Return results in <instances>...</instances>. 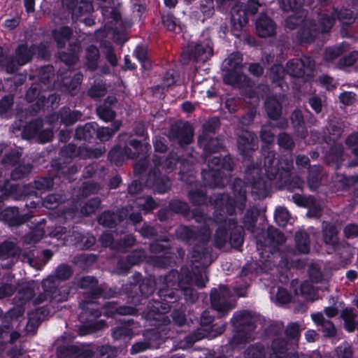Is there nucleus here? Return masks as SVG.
Returning <instances> with one entry per match:
<instances>
[{"label":"nucleus","instance_id":"26","mask_svg":"<svg viewBox=\"0 0 358 358\" xmlns=\"http://www.w3.org/2000/svg\"><path fill=\"white\" fill-rule=\"evenodd\" d=\"M338 230L336 226L328 222H323V241L326 245L331 246L334 250H336L338 246Z\"/></svg>","mask_w":358,"mask_h":358},{"label":"nucleus","instance_id":"18","mask_svg":"<svg viewBox=\"0 0 358 358\" xmlns=\"http://www.w3.org/2000/svg\"><path fill=\"white\" fill-rule=\"evenodd\" d=\"M38 52L39 57L45 58L47 56L45 47L41 45L38 47L31 46L28 48L27 45H20L16 50L15 62L17 66H22L27 64L31 59L32 56Z\"/></svg>","mask_w":358,"mask_h":358},{"label":"nucleus","instance_id":"37","mask_svg":"<svg viewBox=\"0 0 358 358\" xmlns=\"http://www.w3.org/2000/svg\"><path fill=\"white\" fill-rule=\"evenodd\" d=\"M82 80L83 76L80 73L75 74L70 83H69V80L64 78L62 81L64 87L63 90L71 94H75L78 91Z\"/></svg>","mask_w":358,"mask_h":358},{"label":"nucleus","instance_id":"33","mask_svg":"<svg viewBox=\"0 0 358 358\" xmlns=\"http://www.w3.org/2000/svg\"><path fill=\"white\" fill-rule=\"evenodd\" d=\"M96 130V123L90 122L87 123L83 127H79L77 128L75 134V136L79 140H87L91 138Z\"/></svg>","mask_w":358,"mask_h":358},{"label":"nucleus","instance_id":"54","mask_svg":"<svg viewBox=\"0 0 358 358\" xmlns=\"http://www.w3.org/2000/svg\"><path fill=\"white\" fill-rule=\"evenodd\" d=\"M100 200L97 198L91 199L89 201L82 209V213L85 215H90L95 212V210L99 207Z\"/></svg>","mask_w":358,"mask_h":358},{"label":"nucleus","instance_id":"13","mask_svg":"<svg viewBox=\"0 0 358 358\" xmlns=\"http://www.w3.org/2000/svg\"><path fill=\"white\" fill-rule=\"evenodd\" d=\"M306 0H282L281 8L285 11H292L293 13L287 17L286 26L289 29H294L297 25L303 22L306 13L301 7Z\"/></svg>","mask_w":358,"mask_h":358},{"label":"nucleus","instance_id":"62","mask_svg":"<svg viewBox=\"0 0 358 358\" xmlns=\"http://www.w3.org/2000/svg\"><path fill=\"white\" fill-rule=\"evenodd\" d=\"M358 59V52H352L348 56L343 57L339 62V66L341 68L347 67L352 65Z\"/></svg>","mask_w":358,"mask_h":358},{"label":"nucleus","instance_id":"43","mask_svg":"<svg viewBox=\"0 0 358 358\" xmlns=\"http://www.w3.org/2000/svg\"><path fill=\"white\" fill-rule=\"evenodd\" d=\"M117 221H120V217L110 211L103 213L99 218V224L108 227L115 226Z\"/></svg>","mask_w":358,"mask_h":358},{"label":"nucleus","instance_id":"9","mask_svg":"<svg viewBox=\"0 0 358 358\" xmlns=\"http://www.w3.org/2000/svg\"><path fill=\"white\" fill-rule=\"evenodd\" d=\"M242 55L238 52L231 54L222 63V69L226 71L224 81L226 84L238 86L240 83L245 80V77L241 73Z\"/></svg>","mask_w":358,"mask_h":358},{"label":"nucleus","instance_id":"29","mask_svg":"<svg viewBox=\"0 0 358 358\" xmlns=\"http://www.w3.org/2000/svg\"><path fill=\"white\" fill-rule=\"evenodd\" d=\"M136 310L132 307L122 306L117 308L115 303H110L104 308V314L108 317H115L116 314L119 315H134Z\"/></svg>","mask_w":358,"mask_h":358},{"label":"nucleus","instance_id":"19","mask_svg":"<svg viewBox=\"0 0 358 358\" xmlns=\"http://www.w3.org/2000/svg\"><path fill=\"white\" fill-rule=\"evenodd\" d=\"M259 3L257 0H250L248 4L247 9L237 10V13L232 14V22L235 29H241L245 26L248 22V13L252 15L256 13L258 10Z\"/></svg>","mask_w":358,"mask_h":358},{"label":"nucleus","instance_id":"36","mask_svg":"<svg viewBox=\"0 0 358 358\" xmlns=\"http://www.w3.org/2000/svg\"><path fill=\"white\" fill-rule=\"evenodd\" d=\"M99 58V52L96 47L89 46L86 50V65L90 69H95L97 66V62Z\"/></svg>","mask_w":358,"mask_h":358},{"label":"nucleus","instance_id":"55","mask_svg":"<svg viewBox=\"0 0 358 358\" xmlns=\"http://www.w3.org/2000/svg\"><path fill=\"white\" fill-rule=\"evenodd\" d=\"M291 301V295L287 289L284 288H278L275 296V303L278 304H285Z\"/></svg>","mask_w":358,"mask_h":358},{"label":"nucleus","instance_id":"31","mask_svg":"<svg viewBox=\"0 0 358 358\" xmlns=\"http://www.w3.org/2000/svg\"><path fill=\"white\" fill-rule=\"evenodd\" d=\"M19 248L11 242H5L0 245V257L2 259L10 258V262L19 255Z\"/></svg>","mask_w":358,"mask_h":358},{"label":"nucleus","instance_id":"58","mask_svg":"<svg viewBox=\"0 0 358 358\" xmlns=\"http://www.w3.org/2000/svg\"><path fill=\"white\" fill-rule=\"evenodd\" d=\"M88 94L92 97H100L106 94L105 85L102 83H98L94 85L88 91Z\"/></svg>","mask_w":358,"mask_h":358},{"label":"nucleus","instance_id":"48","mask_svg":"<svg viewBox=\"0 0 358 358\" xmlns=\"http://www.w3.org/2000/svg\"><path fill=\"white\" fill-rule=\"evenodd\" d=\"M290 219L288 210L283 207H278L275 210V220L278 225L285 226Z\"/></svg>","mask_w":358,"mask_h":358},{"label":"nucleus","instance_id":"15","mask_svg":"<svg viewBox=\"0 0 358 358\" xmlns=\"http://www.w3.org/2000/svg\"><path fill=\"white\" fill-rule=\"evenodd\" d=\"M42 121L36 120L27 125L23 130V137L27 139L37 137L41 142L46 143L51 141L53 134L51 130L45 129L41 131Z\"/></svg>","mask_w":358,"mask_h":358},{"label":"nucleus","instance_id":"32","mask_svg":"<svg viewBox=\"0 0 358 358\" xmlns=\"http://www.w3.org/2000/svg\"><path fill=\"white\" fill-rule=\"evenodd\" d=\"M78 285L83 289H89V293L91 294L93 297H96L101 294L100 289L96 287L97 281L94 277H83L79 280Z\"/></svg>","mask_w":358,"mask_h":358},{"label":"nucleus","instance_id":"38","mask_svg":"<svg viewBox=\"0 0 358 358\" xmlns=\"http://www.w3.org/2000/svg\"><path fill=\"white\" fill-rule=\"evenodd\" d=\"M52 34L58 46L62 48L64 46L65 43L69 40L71 34V30L68 27H63L54 30Z\"/></svg>","mask_w":358,"mask_h":358},{"label":"nucleus","instance_id":"10","mask_svg":"<svg viewBox=\"0 0 358 358\" xmlns=\"http://www.w3.org/2000/svg\"><path fill=\"white\" fill-rule=\"evenodd\" d=\"M129 145H127L124 148L118 145L110 150L108 157L112 162L119 165L122 164L125 159L129 158H134L136 155L139 156L141 153L143 155L150 148V145L147 143H141L138 141L131 140Z\"/></svg>","mask_w":358,"mask_h":358},{"label":"nucleus","instance_id":"11","mask_svg":"<svg viewBox=\"0 0 358 358\" xmlns=\"http://www.w3.org/2000/svg\"><path fill=\"white\" fill-rule=\"evenodd\" d=\"M267 234L268 237L264 243L259 239L257 241L258 250H262L259 252V255L260 262L264 266L262 269L264 271H266V262L270 261L266 259V256L269 258L268 253H271L273 255L275 247L285 241V236L273 227L268 229Z\"/></svg>","mask_w":358,"mask_h":358},{"label":"nucleus","instance_id":"21","mask_svg":"<svg viewBox=\"0 0 358 358\" xmlns=\"http://www.w3.org/2000/svg\"><path fill=\"white\" fill-rule=\"evenodd\" d=\"M171 136L177 139L180 145L189 144L193 138V129L188 123L172 127Z\"/></svg>","mask_w":358,"mask_h":358},{"label":"nucleus","instance_id":"49","mask_svg":"<svg viewBox=\"0 0 358 358\" xmlns=\"http://www.w3.org/2000/svg\"><path fill=\"white\" fill-rule=\"evenodd\" d=\"M134 55L137 59L141 62L144 69H150L151 63L147 57V50L143 47H137L134 51Z\"/></svg>","mask_w":358,"mask_h":358},{"label":"nucleus","instance_id":"57","mask_svg":"<svg viewBox=\"0 0 358 358\" xmlns=\"http://www.w3.org/2000/svg\"><path fill=\"white\" fill-rule=\"evenodd\" d=\"M103 15L108 19H112L113 21L118 22L121 20L120 12L113 8H102Z\"/></svg>","mask_w":358,"mask_h":358},{"label":"nucleus","instance_id":"25","mask_svg":"<svg viewBox=\"0 0 358 358\" xmlns=\"http://www.w3.org/2000/svg\"><path fill=\"white\" fill-rule=\"evenodd\" d=\"M256 29L259 36H271L275 33V24L265 15H261L256 21Z\"/></svg>","mask_w":358,"mask_h":358},{"label":"nucleus","instance_id":"8","mask_svg":"<svg viewBox=\"0 0 358 358\" xmlns=\"http://www.w3.org/2000/svg\"><path fill=\"white\" fill-rule=\"evenodd\" d=\"M257 318L247 310L238 311L234 313L231 318V324L237 331L233 336L231 343L233 346L248 342L254 339L253 331Z\"/></svg>","mask_w":358,"mask_h":358},{"label":"nucleus","instance_id":"14","mask_svg":"<svg viewBox=\"0 0 358 358\" xmlns=\"http://www.w3.org/2000/svg\"><path fill=\"white\" fill-rule=\"evenodd\" d=\"M315 66L314 61L309 57L301 59H293L287 64L286 71L292 77L302 78L306 76L308 80Z\"/></svg>","mask_w":358,"mask_h":358},{"label":"nucleus","instance_id":"60","mask_svg":"<svg viewBox=\"0 0 358 358\" xmlns=\"http://www.w3.org/2000/svg\"><path fill=\"white\" fill-rule=\"evenodd\" d=\"M343 315L345 320V329L350 332L354 331L355 324L352 313L350 310H345L343 311Z\"/></svg>","mask_w":358,"mask_h":358},{"label":"nucleus","instance_id":"1","mask_svg":"<svg viewBox=\"0 0 358 358\" xmlns=\"http://www.w3.org/2000/svg\"><path fill=\"white\" fill-rule=\"evenodd\" d=\"M243 182L241 180H236L234 185V193L236 200L234 201L227 195L222 194L216 196L212 199L215 204L216 213L219 211V215L216 214L215 219L210 217L204 219V227L200 231V235L194 237L195 234L193 230L187 227H181L178 230V236L184 239L190 240L192 238H199L203 241H208L210 238V227L215 223L222 222L223 224L219 226L215 235V244L217 247L221 248L224 245L228 239V233L226 226L228 225L230 234V243L234 248H238L243 242L242 235V229L236 224V222L231 219H224V214L227 212L231 215L235 212V208L242 211L245 207V189L242 188Z\"/></svg>","mask_w":358,"mask_h":358},{"label":"nucleus","instance_id":"12","mask_svg":"<svg viewBox=\"0 0 358 358\" xmlns=\"http://www.w3.org/2000/svg\"><path fill=\"white\" fill-rule=\"evenodd\" d=\"M211 305L220 316H224L235 308V301L231 299L229 289L221 285L211 291Z\"/></svg>","mask_w":358,"mask_h":358},{"label":"nucleus","instance_id":"35","mask_svg":"<svg viewBox=\"0 0 358 358\" xmlns=\"http://www.w3.org/2000/svg\"><path fill=\"white\" fill-rule=\"evenodd\" d=\"M296 249L301 253L306 254L310 250L309 238L306 232L299 231L295 236Z\"/></svg>","mask_w":358,"mask_h":358},{"label":"nucleus","instance_id":"39","mask_svg":"<svg viewBox=\"0 0 358 358\" xmlns=\"http://www.w3.org/2000/svg\"><path fill=\"white\" fill-rule=\"evenodd\" d=\"M245 358H262L266 357L265 350L262 344L256 343L250 345L244 352Z\"/></svg>","mask_w":358,"mask_h":358},{"label":"nucleus","instance_id":"52","mask_svg":"<svg viewBox=\"0 0 358 358\" xmlns=\"http://www.w3.org/2000/svg\"><path fill=\"white\" fill-rule=\"evenodd\" d=\"M145 257V252L143 250H136L130 256L128 257V265H126L124 268V270H127L131 265L139 263Z\"/></svg>","mask_w":358,"mask_h":358},{"label":"nucleus","instance_id":"50","mask_svg":"<svg viewBox=\"0 0 358 358\" xmlns=\"http://www.w3.org/2000/svg\"><path fill=\"white\" fill-rule=\"evenodd\" d=\"M96 111L99 117L106 122L111 121L115 117L113 110L105 104L103 106H99Z\"/></svg>","mask_w":358,"mask_h":358},{"label":"nucleus","instance_id":"7","mask_svg":"<svg viewBox=\"0 0 358 358\" xmlns=\"http://www.w3.org/2000/svg\"><path fill=\"white\" fill-rule=\"evenodd\" d=\"M162 157L155 155L153 159L154 168L152 169L148 175L146 185L153 188L157 192L162 194L166 192L171 186L169 178L164 176H161L160 168L165 172H170L174 169L177 159L169 157L162 163Z\"/></svg>","mask_w":358,"mask_h":358},{"label":"nucleus","instance_id":"64","mask_svg":"<svg viewBox=\"0 0 358 358\" xmlns=\"http://www.w3.org/2000/svg\"><path fill=\"white\" fill-rule=\"evenodd\" d=\"M346 144L352 148V151L355 155H358V132L349 136L346 139Z\"/></svg>","mask_w":358,"mask_h":358},{"label":"nucleus","instance_id":"44","mask_svg":"<svg viewBox=\"0 0 358 358\" xmlns=\"http://www.w3.org/2000/svg\"><path fill=\"white\" fill-rule=\"evenodd\" d=\"M162 22L167 29L175 32H179L182 30V27L178 24V20L171 14H167L162 17Z\"/></svg>","mask_w":358,"mask_h":358},{"label":"nucleus","instance_id":"20","mask_svg":"<svg viewBox=\"0 0 358 358\" xmlns=\"http://www.w3.org/2000/svg\"><path fill=\"white\" fill-rule=\"evenodd\" d=\"M310 281L306 280L301 282L299 280L294 279L292 281V287L296 295L301 296L307 301H313L317 296L315 292V287Z\"/></svg>","mask_w":358,"mask_h":358},{"label":"nucleus","instance_id":"23","mask_svg":"<svg viewBox=\"0 0 358 358\" xmlns=\"http://www.w3.org/2000/svg\"><path fill=\"white\" fill-rule=\"evenodd\" d=\"M213 55L212 43L210 39L205 38L203 42L198 43L191 57L196 61L206 62Z\"/></svg>","mask_w":358,"mask_h":358},{"label":"nucleus","instance_id":"45","mask_svg":"<svg viewBox=\"0 0 358 358\" xmlns=\"http://www.w3.org/2000/svg\"><path fill=\"white\" fill-rule=\"evenodd\" d=\"M285 76V69L280 64L274 65L271 69V78L273 83H278V85L283 87V82L281 80Z\"/></svg>","mask_w":358,"mask_h":358},{"label":"nucleus","instance_id":"24","mask_svg":"<svg viewBox=\"0 0 358 358\" xmlns=\"http://www.w3.org/2000/svg\"><path fill=\"white\" fill-rule=\"evenodd\" d=\"M99 356H94V350L92 347L84 348L78 352V358H111L115 355V350L110 346H102L96 349Z\"/></svg>","mask_w":358,"mask_h":358},{"label":"nucleus","instance_id":"34","mask_svg":"<svg viewBox=\"0 0 358 358\" xmlns=\"http://www.w3.org/2000/svg\"><path fill=\"white\" fill-rule=\"evenodd\" d=\"M121 126V123L119 121H115L112 124V128L108 127H101L98 128L96 124V130L95 134L97 138L102 141H108L117 131Z\"/></svg>","mask_w":358,"mask_h":358},{"label":"nucleus","instance_id":"30","mask_svg":"<svg viewBox=\"0 0 358 358\" xmlns=\"http://www.w3.org/2000/svg\"><path fill=\"white\" fill-rule=\"evenodd\" d=\"M199 144L203 148L206 152H216L221 148V143L217 138L208 139L207 134L204 133L199 138Z\"/></svg>","mask_w":358,"mask_h":358},{"label":"nucleus","instance_id":"28","mask_svg":"<svg viewBox=\"0 0 358 358\" xmlns=\"http://www.w3.org/2000/svg\"><path fill=\"white\" fill-rule=\"evenodd\" d=\"M0 219L7 222L10 226L20 224L27 220L19 216L18 208L16 207H9L1 212Z\"/></svg>","mask_w":358,"mask_h":358},{"label":"nucleus","instance_id":"51","mask_svg":"<svg viewBox=\"0 0 358 358\" xmlns=\"http://www.w3.org/2000/svg\"><path fill=\"white\" fill-rule=\"evenodd\" d=\"M320 166H313L309 170V176L308 177V183L311 189H315L320 183L318 176H315V173L319 172Z\"/></svg>","mask_w":358,"mask_h":358},{"label":"nucleus","instance_id":"2","mask_svg":"<svg viewBox=\"0 0 358 358\" xmlns=\"http://www.w3.org/2000/svg\"><path fill=\"white\" fill-rule=\"evenodd\" d=\"M208 254L207 252L201 251L199 248L194 249L192 252L193 262H201L202 267L199 268L195 266L196 271H194L192 274L187 275V285L182 279L179 280V275L177 271H173L170 272L167 275L164 276L162 280L163 283L166 285V287H162L159 291V295L160 297L164 298V301L166 303H162L160 301H155L152 307L150 308L151 313H149L148 317H152L158 322H160V324L166 325L169 323V320L166 318L164 314L170 310V306L167 303H171V301H168V299L174 298V292L169 288H174L178 282L177 286L179 287L184 293L185 299L189 302H194L197 299V292L192 289L190 286L195 285L198 287H203L205 286L208 281L206 275V269L205 266L207 264V258Z\"/></svg>","mask_w":358,"mask_h":358},{"label":"nucleus","instance_id":"27","mask_svg":"<svg viewBox=\"0 0 358 358\" xmlns=\"http://www.w3.org/2000/svg\"><path fill=\"white\" fill-rule=\"evenodd\" d=\"M311 318L317 326L321 327V331L325 336L332 337L336 335V329L334 324L326 320L321 313H313Z\"/></svg>","mask_w":358,"mask_h":358},{"label":"nucleus","instance_id":"61","mask_svg":"<svg viewBox=\"0 0 358 358\" xmlns=\"http://www.w3.org/2000/svg\"><path fill=\"white\" fill-rule=\"evenodd\" d=\"M103 152L101 150H90L86 148H81L80 147L78 150V155L80 156L81 157L85 158V157H98L100 156Z\"/></svg>","mask_w":358,"mask_h":358},{"label":"nucleus","instance_id":"46","mask_svg":"<svg viewBox=\"0 0 358 358\" xmlns=\"http://www.w3.org/2000/svg\"><path fill=\"white\" fill-rule=\"evenodd\" d=\"M79 45H76L72 50H71L72 51L71 53L69 54L66 52H63L60 55L61 60L67 66H71L76 64L78 60V52L79 51Z\"/></svg>","mask_w":358,"mask_h":358},{"label":"nucleus","instance_id":"59","mask_svg":"<svg viewBox=\"0 0 358 358\" xmlns=\"http://www.w3.org/2000/svg\"><path fill=\"white\" fill-rule=\"evenodd\" d=\"M271 125H264L261 131V138L266 143H271L274 141V134L271 131Z\"/></svg>","mask_w":358,"mask_h":358},{"label":"nucleus","instance_id":"40","mask_svg":"<svg viewBox=\"0 0 358 358\" xmlns=\"http://www.w3.org/2000/svg\"><path fill=\"white\" fill-rule=\"evenodd\" d=\"M292 122L299 136L306 138V132L303 127V119L301 112L299 110L294 111L292 115Z\"/></svg>","mask_w":358,"mask_h":358},{"label":"nucleus","instance_id":"3","mask_svg":"<svg viewBox=\"0 0 358 358\" xmlns=\"http://www.w3.org/2000/svg\"><path fill=\"white\" fill-rule=\"evenodd\" d=\"M293 167L291 156H283L278 162L275 154L269 151L265 157L264 171L268 180H264L261 174L263 170L259 166H248L245 171L246 178L250 183L251 191L259 199H264L268 194V189L272 180L278 179L282 183H287L290 171Z\"/></svg>","mask_w":358,"mask_h":358},{"label":"nucleus","instance_id":"4","mask_svg":"<svg viewBox=\"0 0 358 358\" xmlns=\"http://www.w3.org/2000/svg\"><path fill=\"white\" fill-rule=\"evenodd\" d=\"M336 17H338L344 24H350L355 20V13L353 10L345 9L339 14L334 8L331 10H322L318 15V24L307 21L299 31V36L302 41L309 42L316 34L328 32L333 27Z\"/></svg>","mask_w":358,"mask_h":358},{"label":"nucleus","instance_id":"6","mask_svg":"<svg viewBox=\"0 0 358 358\" xmlns=\"http://www.w3.org/2000/svg\"><path fill=\"white\" fill-rule=\"evenodd\" d=\"M210 170L203 173L206 185L210 187H223L228 182L229 172L233 169V162L227 156L221 159L215 156L211 159H206Z\"/></svg>","mask_w":358,"mask_h":358},{"label":"nucleus","instance_id":"56","mask_svg":"<svg viewBox=\"0 0 358 358\" xmlns=\"http://www.w3.org/2000/svg\"><path fill=\"white\" fill-rule=\"evenodd\" d=\"M309 275L310 282L314 284H317L322 282V277L320 270V268L316 264H313L309 268Z\"/></svg>","mask_w":358,"mask_h":358},{"label":"nucleus","instance_id":"42","mask_svg":"<svg viewBox=\"0 0 358 358\" xmlns=\"http://www.w3.org/2000/svg\"><path fill=\"white\" fill-rule=\"evenodd\" d=\"M63 3L64 5H67L69 8L72 9L73 12H76L77 8V4L79 3L78 6V9L80 13H83V11L90 10L92 8V5L84 0H63Z\"/></svg>","mask_w":358,"mask_h":358},{"label":"nucleus","instance_id":"17","mask_svg":"<svg viewBox=\"0 0 358 358\" xmlns=\"http://www.w3.org/2000/svg\"><path fill=\"white\" fill-rule=\"evenodd\" d=\"M283 96H275L269 97L266 101V110L269 117L273 120H278L276 126L279 128H285L287 124V120L285 118L280 117L281 101Z\"/></svg>","mask_w":358,"mask_h":358},{"label":"nucleus","instance_id":"5","mask_svg":"<svg viewBox=\"0 0 358 358\" xmlns=\"http://www.w3.org/2000/svg\"><path fill=\"white\" fill-rule=\"evenodd\" d=\"M72 274L71 268L65 264L58 266L56 271V276H50L42 282L44 294H41L34 300V304H39L48 299H52L56 301H62L67 299L69 294L65 289H58L57 285V279L66 280Z\"/></svg>","mask_w":358,"mask_h":358},{"label":"nucleus","instance_id":"22","mask_svg":"<svg viewBox=\"0 0 358 358\" xmlns=\"http://www.w3.org/2000/svg\"><path fill=\"white\" fill-rule=\"evenodd\" d=\"M257 138L248 131L243 132L238 140V148L243 155L247 156L250 151L257 148Z\"/></svg>","mask_w":358,"mask_h":358},{"label":"nucleus","instance_id":"53","mask_svg":"<svg viewBox=\"0 0 358 358\" xmlns=\"http://www.w3.org/2000/svg\"><path fill=\"white\" fill-rule=\"evenodd\" d=\"M336 358H352V351L348 343H343L336 350Z\"/></svg>","mask_w":358,"mask_h":358},{"label":"nucleus","instance_id":"63","mask_svg":"<svg viewBox=\"0 0 358 358\" xmlns=\"http://www.w3.org/2000/svg\"><path fill=\"white\" fill-rule=\"evenodd\" d=\"M35 187L38 190L48 189L53 185V180L50 178H41L34 182Z\"/></svg>","mask_w":358,"mask_h":358},{"label":"nucleus","instance_id":"47","mask_svg":"<svg viewBox=\"0 0 358 358\" xmlns=\"http://www.w3.org/2000/svg\"><path fill=\"white\" fill-rule=\"evenodd\" d=\"M64 200L62 195L52 194L47 196L43 203L46 208L53 209L57 208Z\"/></svg>","mask_w":358,"mask_h":358},{"label":"nucleus","instance_id":"16","mask_svg":"<svg viewBox=\"0 0 358 358\" xmlns=\"http://www.w3.org/2000/svg\"><path fill=\"white\" fill-rule=\"evenodd\" d=\"M212 320V317L209 315V313L207 311L203 312L201 318V322L203 326V329H199V332H198L194 336L188 337V343H193L206 336L211 338L221 334L224 330V325L219 326L216 329V325H213L210 327L211 331H209L207 329H204L203 326L210 323Z\"/></svg>","mask_w":358,"mask_h":358},{"label":"nucleus","instance_id":"41","mask_svg":"<svg viewBox=\"0 0 358 358\" xmlns=\"http://www.w3.org/2000/svg\"><path fill=\"white\" fill-rule=\"evenodd\" d=\"M80 117L81 113L77 110L71 112L69 109L64 108L60 113L61 122L66 125L73 124Z\"/></svg>","mask_w":358,"mask_h":358}]
</instances>
